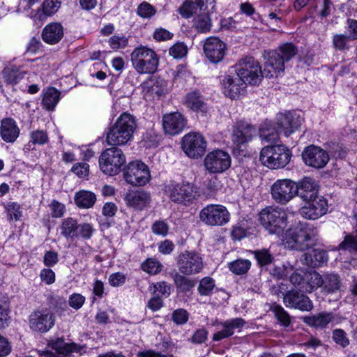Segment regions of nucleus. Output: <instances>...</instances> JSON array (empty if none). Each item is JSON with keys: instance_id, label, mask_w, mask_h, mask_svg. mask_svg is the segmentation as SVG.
Wrapping results in <instances>:
<instances>
[{"instance_id": "1", "label": "nucleus", "mask_w": 357, "mask_h": 357, "mask_svg": "<svg viewBox=\"0 0 357 357\" xmlns=\"http://www.w3.org/2000/svg\"><path fill=\"white\" fill-rule=\"evenodd\" d=\"M298 47L291 43H284L274 50H264V74L266 77H276L284 73L285 63L291 61L297 54Z\"/></svg>"}, {"instance_id": "2", "label": "nucleus", "mask_w": 357, "mask_h": 357, "mask_svg": "<svg viewBox=\"0 0 357 357\" xmlns=\"http://www.w3.org/2000/svg\"><path fill=\"white\" fill-rule=\"evenodd\" d=\"M303 118L296 112H289L280 114L277 119V128H273L269 123H264L259 130L260 137L268 142H275L279 137V133L289 137L302 124Z\"/></svg>"}, {"instance_id": "3", "label": "nucleus", "mask_w": 357, "mask_h": 357, "mask_svg": "<svg viewBox=\"0 0 357 357\" xmlns=\"http://www.w3.org/2000/svg\"><path fill=\"white\" fill-rule=\"evenodd\" d=\"M282 237L285 248L304 251L315 244L318 240V231L313 227L297 226L287 229L282 234Z\"/></svg>"}, {"instance_id": "4", "label": "nucleus", "mask_w": 357, "mask_h": 357, "mask_svg": "<svg viewBox=\"0 0 357 357\" xmlns=\"http://www.w3.org/2000/svg\"><path fill=\"white\" fill-rule=\"evenodd\" d=\"M137 128L135 116L124 112L116 119L107 132L106 142L110 146H121L127 144L132 137Z\"/></svg>"}, {"instance_id": "5", "label": "nucleus", "mask_w": 357, "mask_h": 357, "mask_svg": "<svg viewBox=\"0 0 357 357\" xmlns=\"http://www.w3.org/2000/svg\"><path fill=\"white\" fill-rule=\"evenodd\" d=\"M259 221L269 234L279 236L288 225V214L278 206H267L259 213Z\"/></svg>"}, {"instance_id": "6", "label": "nucleus", "mask_w": 357, "mask_h": 357, "mask_svg": "<svg viewBox=\"0 0 357 357\" xmlns=\"http://www.w3.org/2000/svg\"><path fill=\"white\" fill-rule=\"evenodd\" d=\"M134 69L139 74L154 73L158 67L159 58L156 52L148 46L139 45L130 54Z\"/></svg>"}, {"instance_id": "7", "label": "nucleus", "mask_w": 357, "mask_h": 357, "mask_svg": "<svg viewBox=\"0 0 357 357\" xmlns=\"http://www.w3.org/2000/svg\"><path fill=\"white\" fill-rule=\"evenodd\" d=\"M291 157V151L284 145H270L264 147L260 152L261 163L271 169L285 167Z\"/></svg>"}, {"instance_id": "8", "label": "nucleus", "mask_w": 357, "mask_h": 357, "mask_svg": "<svg viewBox=\"0 0 357 357\" xmlns=\"http://www.w3.org/2000/svg\"><path fill=\"white\" fill-rule=\"evenodd\" d=\"M231 68L238 76L248 84H259L264 74L259 63L252 56H245L238 61Z\"/></svg>"}, {"instance_id": "9", "label": "nucleus", "mask_w": 357, "mask_h": 357, "mask_svg": "<svg viewBox=\"0 0 357 357\" xmlns=\"http://www.w3.org/2000/svg\"><path fill=\"white\" fill-rule=\"evenodd\" d=\"M126 161V156L122 150L115 146L104 150L98 160L100 170L109 176L118 174Z\"/></svg>"}, {"instance_id": "10", "label": "nucleus", "mask_w": 357, "mask_h": 357, "mask_svg": "<svg viewBox=\"0 0 357 357\" xmlns=\"http://www.w3.org/2000/svg\"><path fill=\"white\" fill-rule=\"evenodd\" d=\"M166 192L172 202L185 206L192 204L197 195L196 187L189 182L172 183L166 186Z\"/></svg>"}, {"instance_id": "11", "label": "nucleus", "mask_w": 357, "mask_h": 357, "mask_svg": "<svg viewBox=\"0 0 357 357\" xmlns=\"http://www.w3.org/2000/svg\"><path fill=\"white\" fill-rule=\"evenodd\" d=\"M199 218L207 226L220 227L229 222L230 213L223 205L211 204L201 209Z\"/></svg>"}, {"instance_id": "12", "label": "nucleus", "mask_w": 357, "mask_h": 357, "mask_svg": "<svg viewBox=\"0 0 357 357\" xmlns=\"http://www.w3.org/2000/svg\"><path fill=\"white\" fill-rule=\"evenodd\" d=\"M61 234L67 239L72 241L81 237L88 240L94 233V228L89 223L78 224L76 219L68 217L64 218L60 225Z\"/></svg>"}, {"instance_id": "13", "label": "nucleus", "mask_w": 357, "mask_h": 357, "mask_svg": "<svg viewBox=\"0 0 357 357\" xmlns=\"http://www.w3.org/2000/svg\"><path fill=\"white\" fill-rule=\"evenodd\" d=\"M176 265L181 273L192 275L202 272L204 268V261L198 252L185 250L177 256Z\"/></svg>"}, {"instance_id": "14", "label": "nucleus", "mask_w": 357, "mask_h": 357, "mask_svg": "<svg viewBox=\"0 0 357 357\" xmlns=\"http://www.w3.org/2000/svg\"><path fill=\"white\" fill-rule=\"evenodd\" d=\"M126 181L134 186H143L149 182L151 173L149 167L139 160L130 162L123 171Z\"/></svg>"}, {"instance_id": "15", "label": "nucleus", "mask_w": 357, "mask_h": 357, "mask_svg": "<svg viewBox=\"0 0 357 357\" xmlns=\"http://www.w3.org/2000/svg\"><path fill=\"white\" fill-rule=\"evenodd\" d=\"M296 183L291 179H278L271 188L272 199L278 204H286L296 195Z\"/></svg>"}, {"instance_id": "16", "label": "nucleus", "mask_w": 357, "mask_h": 357, "mask_svg": "<svg viewBox=\"0 0 357 357\" xmlns=\"http://www.w3.org/2000/svg\"><path fill=\"white\" fill-rule=\"evenodd\" d=\"M55 324V316L47 308L36 310L29 316V325L33 332L44 333L49 331Z\"/></svg>"}, {"instance_id": "17", "label": "nucleus", "mask_w": 357, "mask_h": 357, "mask_svg": "<svg viewBox=\"0 0 357 357\" xmlns=\"http://www.w3.org/2000/svg\"><path fill=\"white\" fill-rule=\"evenodd\" d=\"M224 94L231 99H236L245 91L247 84L231 67L221 80Z\"/></svg>"}, {"instance_id": "18", "label": "nucleus", "mask_w": 357, "mask_h": 357, "mask_svg": "<svg viewBox=\"0 0 357 357\" xmlns=\"http://www.w3.org/2000/svg\"><path fill=\"white\" fill-rule=\"evenodd\" d=\"M182 149L189 158L197 159L205 153L206 141L199 133L190 132L182 139Z\"/></svg>"}, {"instance_id": "19", "label": "nucleus", "mask_w": 357, "mask_h": 357, "mask_svg": "<svg viewBox=\"0 0 357 357\" xmlns=\"http://www.w3.org/2000/svg\"><path fill=\"white\" fill-rule=\"evenodd\" d=\"M204 165L210 173H222L231 165L229 154L222 150H215L208 153L204 160Z\"/></svg>"}, {"instance_id": "20", "label": "nucleus", "mask_w": 357, "mask_h": 357, "mask_svg": "<svg viewBox=\"0 0 357 357\" xmlns=\"http://www.w3.org/2000/svg\"><path fill=\"white\" fill-rule=\"evenodd\" d=\"M204 53L207 59L212 63L221 62L227 52V45L219 38L211 36L204 43Z\"/></svg>"}, {"instance_id": "21", "label": "nucleus", "mask_w": 357, "mask_h": 357, "mask_svg": "<svg viewBox=\"0 0 357 357\" xmlns=\"http://www.w3.org/2000/svg\"><path fill=\"white\" fill-rule=\"evenodd\" d=\"M257 135L256 127L248 121H236L232 129L231 140L236 146H241L252 141Z\"/></svg>"}, {"instance_id": "22", "label": "nucleus", "mask_w": 357, "mask_h": 357, "mask_svg": "<svg viewBox=\"0 0 357 357\" xmlns=\"http://www.w3.org/2000/svg\"><path fill=\"white\" fill-rule=\"evenodd\" d=\"M302 158L305 165L316 169L324 167L329 160L328 153L314 145L306 147L302 153Z\"/></svg>"}, {"instance_id": "23", "label": "nucleus", "mask_w": 357, "mask_h": 357, "mask_svg": "<svg viewBox=\"0 0 357 357\" xmlns=\"http://www.w3.org/2000/svg\"><path fill=\"white\" fill-rule=\"evenodd\" d=\"M305 202L306 204L301 208L299 212L306 219L317 220L328 211V202L321 196Z\"/></svg>"}, {"instance_id": "24", "label": "nucleus", "mask_w": 357, "mask_h": 357, "mask_svg": "<svg viewBox=\"0 0 357 357\" xmlns=\"http://www.w3.org/2000/svg\"><path fill=\"white\" fill-rule=\"evenodd\" d=\"M283 302L287 307L309 312L313 308V303L310 298L301 290L291 289L287 291L283 296Z\"/></svg>"}, {"instance_id": "25", "label": "nucleus", "mask_w": 357, "mask_h": 357, "mask_svg": "<svg viewBox=\"0 0 357 357\" xmlns=\"http://www.w3.org/2000/svg\"><path fill=\"white\" fill-rule=\"evenodd\" d=\"M186 120L179 112L165 114L162 117V127L165 133L175 135L183 130Z\"/></svg>"}, {"instance_id": "26", "label": "nucleus", "mask_w": 357, "mask_h": 357, "mask_svg": "<svg viewBox=\"0 0 357 357\" xmlns=\"http://www.w3.org/2000/svg\"><path fill=\"white\" fill-rule=\"evenodd\" d=\"M245 324L246 321L241 317L219 322L218 325L221 327V330L213 334V340L220 341L222 339L228 338L234 335V330L240 331Z\"/></svg>"}, {"instance_id": "27", "label": "nucleus", "mask_w": 357, "mask_h": 357, "mask_svg": "<svg viewBox=\"0 0 357 357\" xmlns=\"http://www.w3.org/2000/svg\"><path fill=\"white\" fill-rule=\"evenodd\" d=\"M124 200L128 206L141 211L149 204L151 195L144 190H132L125 195Z\"/></svg>"}, {"instance_id": "28", "label": "nucleus", "mask_w": 357, "mask_h": 357, "mask_svg": "<svg viewBox=\"0 0 357 357\" xmlns=\"http://www.w3.org/2000/svg\"><path fill=\"white\" fill-rule=\"evenodd\" d=\"M296 195L304 201L312 200L317 196L318 186L315 181L310 177H305L296 183Z\"/></svg>"}, {"instance_id": "29", "label": "nucleus", "mask_w": 357, "mask_h": 357, "mask_svg": "<svg viewBox=\"0 0 357 357\" xmlns=\"http://www.w3.org/2000/svg\"><path fill=\"white\" fill-rule=\"evenodd\" d=\"M64 30L61 23L52 22L47 24L43 29V40L50 45L58 43L63 37Z\"/></svg>"}, {"instance_id": "30", "label": "nucleus", "mask_w": 357, "mask_h": 357, "mask_svg": "<svg viewBox=\"0 0 357 357\" xmlns=\"http://www.w3.org/2000/svg\"><path fill=\"white\" fill-rule=\"evenodd\" d=\"M19 135L20 128L14 119L5 118L1 120L0 135L4 142L13 143L17 139Z\"/></svg>"}, {"instance_id": "31", "label": "nucleus", "mask_w": 357, "mask_h": 357, "mask_svg": "<svg viewBox=\"0 0 357 357\" xmlns=\"http://www.w3.org/2000/svg\"><path fill=\"white\" fill-rule=\"evenodd\" d=\"M327 261V252L320 249H314L310 252L303 253L301 257V263L310 267L321 266L326 264Z\"/></svg>"}, {"instance_id": "32", "label": "nucleus", "mask_w": 357, "mask_h": 357, "mask_svg": "<svg viewBox=\"0 0 357 357\" xmlns=\"http://www.w3.org/2000/svg\"><path fill=\"white\" fill-rule=\"evenodd\" d=\"M173 342L168 337H163L161 341L155 344L158 351L153 349L139 351L137 357H167L169 349L173 347Z\"/></svg>"}, {"instance_id": "33", "label": "nucleus", "mask_w": 357, "mask_h": 357, "mask_svg": "<svg viewBox=\"0 0 357 357\" xmlns=\"http://www.w3.org/2000/svg\"><path fill=\"white\" fill-rule=\"evenodd\" d=\"M354 220L352 233L345 235L343 241L338 245L337 250L348 252L350 254L357 253V214L353 217Z\"/></svg>"}, {"instance_id": "34", "label": "nucleus", "mask_w": 357, "mask_h": 357, "mask_svg": "<svg viewBox=\"0 0 357 357\" xmlns=\"http://www.w3.org/2000/svg\"><path fill=\"white\" fill-rule=\"evenodd\" d=\"M334 319L333 313L324 312L312 316H305L303 318V321L310 326L325 328Z\"/></svg>"}, {"instance_id": "35", "label": "nucleus", "mask_w": 357, "mask_h": 357, "mask_svg": "<svg viewBox=\"0 0 357 357\" xmlns=\"http://www.w3.org/2000/svg\"><path fill=\"white\" fill-rule=\"evenodd\" d=\"M342 286V281L340 275L334 273L324 274L322 291L325 294H333L338 291Z\"/></svg>"}, {"instance_id": "36", "label": "nucleus", "mask_w": 357, "mask_h": 357, "mask_svg": "<svg viewBox=\"0 0 357 357\" xmlns=\"http://www.w3.org/2000/svg\"><path fill=\"white\" fill-rule=\"evenodd\" d=\"M74 201L79 208H90L96 202V195L93 192L82 190L75 193Z\"/></svg>"}, {"instance_id": "37", "label": "nucleus", "mask_w": 357, "mask_h": 357, "mask_svg": "<svg viewBox=\"0 0 357 357\" xmlns=\"http://www.w3.org/2000/svg\"><path fill=\"white\" fill-rule=\"evenodd\" d=\"M49 345L55 350L58 354L67 356L72 352L78 351L79 347L75 343L66 342L63 338H56L51 341Z\"/></svg>"}, {"instance_id": "38", "label": "nucleus", "mask_w": 357, "mask_h": 357, "mask_svg": "<svg viewBox=\"0 0 357 357\" xmlns=\"http://www.w3.org/2000/svg\"><path fill=\"white\" fill-rule=\"evenodd\" d=\"M204 5V0H185L178 8V13L183 18H190L197 12V9H202Z\"/></svg>"}, {"instance_id": "39", "label": "nucleus", "mask_w": 357, "mask_h": 357, "mask_svg": "<svg viewBox=\"0 0 357 357\" xmlns=\"http://www.w3.org/2000/svg\"><path fill=\"white\" fill-rule=\"evenodd\" d=\"M61 92L54 87H49L43 92L42 104L47 110H53L60 100Z\"/></svg>"}, {"instance_id": "40", "label": "nucleus", "mask_w": 357, "mask_h": 357, "mask_svg": "<svg viewBox=\"0 0 357 357\" xmlns=\"http://www.w3.org/2000/svg\"><path fill=\"white\" fill-rule=\"evenodd\" d=\"M30 140L24 146V149L30 151L34 148L33 145H44L49 142V137L47 131L44 130H35L30 132Z\"/></svg>"}, {"instance_id": "41", "label": "nucleus", "mask_w": 357, "mask_h": 357, "mask_svg": "<svg viewBox=\"0 0 357 357\" xmlns=\"http://www.w3.org/2000/svg\"><path fill=\"white\" fill-rule=\"evenodd\" d=\"M187 275L176 273L174 275V284L177 289L182 293L190 291L195 286V281Z\"/></svg>"}, {"instance_id": "42", "label": "nucleus", "mask_w": 357, "mask_h": 357, "mask_svg": "<svg viewBox=\"0 0 357 357\" xmlns=\"http://www.w3.org/2000/svg\"><path fill=\"white\" fill-rule=\"evenodd\" d=\"M185 102L188 107L193 110L204 111L205 109V103L203 98L198 91H194L187 94Z\"/></svg>"}, {"instance_id": "43", "label": "nucleus", "mask_w": 357, "mask_h": 357, "mask_svg": "<svg viewBox=\"0 0 357 357\" xmlns=\"http://www.w3.org/2000/svg\"><path fill=\"white\" fill-rule=\"evenodd\" d=\"M193 26L199 33H207L211 29V20L208 13H202L197 16L193 21Z\"/></svg>"}, {"instance_id": "44", "label": "nucleus", "mask_w": 357, "mask_h": 357, "mask_svg": "<svg viewBox=\"0 0 357 357\" xmlns=\"http://www.w3.org/2000/svg\"><path fill=\"white\" fill-rule=\"evenodd\" d=\"M314 3V9L317 10L318 15L321 18L330 16L335 9L331 0H312Z\"/></svg>"}, {"instance_id": "45", "label": "nucleus", "mask_w": 357, "mask_h": 357, "mask_svg": "<svg viewBox=\"0 0 357 357\" xmlns=\"http://www.w3.org/2000/svg\"><path fill=\"white\" fill-rule=\"evenodd\" d=\"M2 73L5 81L11 84H17L25 75V72L13 67L5 68Z\"/></svg>"}, {"instance_id": "46", "label": "nucleus", "mask_w": 357, "mask_h": 357, "mask_svg": "<svg viewBox=\"0 0 357 357\" xmlns=\"http://www.w3.org/2000/svg\"><path fill=\"white\" fill-rule=\"evenodd\" d=\"M271 310L274 313L275 318L281 326L288 327L290 325L291 317L282 306L275 303L273 304Z\"/></svg>"}, {"instance_id": "47", "label": "nucleus", "mask_w": 357, "mask_h": 357, "mask_svg": "<svg viewBox=\"0 0 357 357\" xmlns=\"http://www.w3.org/2000/svg\"><path fill=\"white\" fill-rule=\"evenodd\" d=\"M251 266L248 259H238L228 264L229 269L236 275H243L248 272Z\"/></svg>"}, {"instance_id": "48", "label": "nucleus", "mask_w": 357, "mask_h": 357, "mask_svg": "<svg viewBox=\"0 0 357 357\" xmlns=\"http://www.w3.org/2000/svg\"><path fill=\"white\" fill-rule=\"evenodd\" d=\"M141 268L150 275H156L161 271L162 265L158 259L149 258L141 264Z\"/></svg>"}, {"instance_id": "49", "label": "nucleus", "mask_w": 357, "mask_h": 357, "mask_svg": "<svg viewBox=\"0 0 357 357\" xmlns=\"http://www.w3.org/2000/svg\"><path fill=\"white\" fill-rule=\"evenodd\" d=\"M136 13L143 19H150L156 14L157 10L151 3L143 1L138 5Z\"/></svg>"}, {"instance_id": "50", "label": "nucleus", "mask_w": 357, "mask_h": 357, "mask_svg": "<svg viewBox=\"0 0 357 357\" xmlns=\"http://www.w3.org/2000/svg\"><path fill=\"white\" fill-rule=\"evenodd\" d=\"M61 6V0H45L41 6L43 13L45 16H52Z\"/></svg>"}, {"instance_id": "51", "label": "nucleus", "mask_w": 357, "mask_h": 357, "mask_svg": "<svg viewBox=\"0 0 357 357\" xmlns=\"http://www.w3.org/2000/svg\"><path fill=\"white\" fill-rule=\"evenodd\" d=\"M215 287V281L211 277L203 278L198 286V292L201 296H208L211 294Z\"/></svg>"}, {"instance_id": "52", "label": "nucleus", "mask_w": 357, "mask_h": 357, "mask_svg": "<svg viewBox=\"0 0 357 357\" xmlns=\"http://www.w3.org/2000/svg\"><path fill=\"white\" fill-rule=\"evenodd\" d=\"M254 254L258 264L261 266L271 264L274 259L273 255L266 249L255 250Z\"/></svg>"}, {"instance_id": "53", "label": "nucleus", "mask_w": 357, "mask_h": 357, "mask_svg": "<svg viewBox=\"0 0 357 357\" xmlns=\"http://www.w3.org/2000/svg\"><path fill=\"white\" fill-rule=\"evenodd\" d=\"M108 43L112 50H118L128 46V39L123 35H114L109 38Z\"/></svg>"}, {"instance_id": "54", "label": "nucleus", "mask_w": 357, "mask_h": 357, "mask_svg": "<svg viewBox=\"0 0 357 357\" xmlns=\"http://www.w3.org/2000/svg\"><path fill=\"white\" fill-rule=\"evenodd\" d=\"M350 38L349 36L344 34H335L332 40L333 46L335 49L340 51L348 49V43Z\"/></svg>"}, {"instance_id": "55", "label": "nucleus", "mask_w": 357, "mask_h": 357, "mask_svg": "<svg viewBox=\"0 0 357 357\" xmlns=\"http://www.w3.org/2000/svg\"><path fill=\"white\" fill-rule=\"evenodd\" d=\"M169 230L168 223L163 220H159L154 222L151 226V231L155 235L166 236Z\"/></svg>"}, {"instance_id": "56", "label": "nucleus", "mask_w": 357, "mask_h": 357, "mask_svg": "<svg viewBox=\"0 0 357 357\" xmlns=\"http://www.w3.org/2000/svg\"><path fill=\"white\" fill-rule=\"evenodd\" d=\"M189 319V313L183 308L174 310L172 313V320L176 325H184Z\"/></svg>"}, {"instance_id": "57", "label": "nucleus", "mask_w": 357, "mask_h": 357, "mask_svg": "<svg viewBox=\"0 0 357 357\" xmlns=\"http://www.w3.org/2000/svg\"><path fill=\"white\" fill-rule=\"evenodd\" d=\"M188 48L183 43H177L172 46L169 50L170 56L174 59H181L186 55Z\"/></svg>"}, {"instance_id": "58", "label": "nucleus", "mask_w": 357, "mask_h": 357, "mask_svg": "<svg viewBox=\"0 0 357 357\" xmlns=\"http://www.w3.org/2000/svg\"><path fill=\"white\" fill-rule=\"evenodd\" d=\"M332 338L336 344L344 348L349 344L347 333L342 329H335L333 331Z\"/></svg>"}, {"instance_id": "59", "label": "nucleus", "mask_w": 357, "mask_h": 357, "mask_svg": "<svg viewBox=\"0 0 357 357\" xmlns=\"http://www.w3.org/2000/svg\"><path fill=\"white\" fill-rule=\"evenodd\" d=\"M9 313L10 310L7 305L0 303V330L8 326L10 319Z\"/></svg>"}, {"instance_id": "60", "label": "nucleus", "mask_w": 357, "mask_h": 357, "mask_svg": "<svg viewBox=\"0 0 357 357\" xmlns=\"http://www.w3.org/2000/svg\"><path fill=\"white\" fill-rule=\"evenodd\" d=\"M50 208L52 217L54 218H61L66 212L65 205L54 199L50 204Z\"/></svg>"}, {"instance_id": "61", "label": "nucleus", "mask_w": 357, "mask_h": 357, "mask_svg": "<svg viewBox=\"0 0 357 357\" xmlns=\"http://www.w3.org/2000/svg\"><path fill=\"white\" fill-rule=\"evenodd\" d=\"M85 303V297L80 294L74 293L69 296V305L75 309H80Z\"/></svg>"}, {"instance_id": "62", "label": "nucleus", "mask_w": 357, "mask_h": 357, "mask_svg": "<svg viewBox=\"0 0 357 357\" xmlns=\"http://www.w3.org/2000/svg\"><path fill=\"white\" fill-rule=\"evenodd\" d=\"M307 280L310 282V287L311 290L317 287L322 288L324 275H321L317 272H313L307 276Z\"/></svg>"}, {"instance_id": "63", "label": "nucleus", "mask_w": 357, "mask_h": 357, "mask_svg": "<svg viewBox=\"0 0 357 357\" xmlns=\"http://www.w3.org/2000/svg\"><path fill=\"white\" fill-rule=\"evenodd\" d=\"M59 261V255L54 251H47L43 257V263L47 267L56 265Z\"/></svg>"}, {"instance_id": "64", "label": "nucleus", "mask_w": 357, "mask_h": 357, "mask_svg": "<svg viewBox=\"0 0 357 357\" xmlns=\"http://www.w3.org/2000/svg\"><path fill=\"white\" fill-rule=\"evenodd\" d=\"M153 38L157 41H165L170 40L173 37V33L164 28H157L153 34Z\"/></svg>"}]
</instances>
